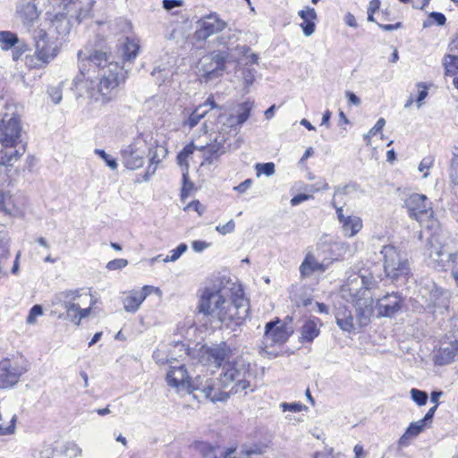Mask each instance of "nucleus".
<instances>
[{"instance_id": "nucleus-9", "label": "nucleus", "mask_w": 458, "mask_h": 458, "mask_svg": "<svg viewBox=\"0 0 458 458\" xmlns=\"http://www.w3.org/2000/svg\"><path fill=\"white\" fill-rule=\"evenodd\" d=\"M189 385L190 386L185 388L186 391L192 392L199 390L207 399H209L213 403L225 402L229 398L228 393L216 389L215 380L213 378H205V377L201 376H198L193 379L190 377Z\"/></svg>"}, {"instance_id": "nucleus-59", "label": "nucleus", "mask_w": 458, "mask_h": 458, "mask_svg": "<svg viewBox=\"0 0 458 458\" xmlns=\"http://www.w3.org/2000/svg\"><path fill=\"white\" fill-rule=\"evenodd\" d=\"M128 265V260L124 259H116L109 261L106 265L108 270L122 269Z\"/></svg>"}, {"instance_id": "nucleus-5", "label": "nucleus", "mask_w": 458, "mask_h": 458, "mask_svg": "<svg viewBox=\"0 0 458 458\" xmlns=\"http://www.w3.org/2000/svg\"><path fill=\"white\" fill-rule=\"evenodd\" d=\"M199 299L196 310L199 314L203 315L210 320L215 319L222 304L225 303V299L221 293V289L213 286H205L197 292Z\"/></svg>"}, {"instance_id": "nucleus-20", "label": "nucleus", "mask_w": 458, "mask_h": 458, "mask_svg": "<svg viewBox=\"0 0 458 458\" xmlns=\"http://www.w3.org/2000/svg\"><path fill=\"white\" fill-rule=\"evenodd\" d=\"M236 317L237 306L235 299L233 301H227L225 300V303L221 305L215 319L216 318L226 327H231V325L236 326Z\"/></svg>"}, {"instance_id": "nucleus-19", "label": "nucleus", "mask_w": 458, "mask_h": 458, "mask_svg": "<svg viewBox=\"0 0 458 458\" xmlns=\"http://www.w3.org/2000/svg\"><path fill=\"white\" fill-rule=\"evenodd\" d=\"M327 267L328 264L318 261L313 254L308 253L301 262L299 270L301 276L305 278L310 276L315 272H325Z\"/></svg>"}, {"instance_id": "nucleus-1", "label": "nucleus", "mask_w": 458, "mask_h": 458, "mask_svg": "<svg viewBox=\"0 0 458 458\" xmlns=\"http://www.w3.org/2000/svg\"><path fill=\"white\" fill-rule=\"evenodd\" d=\"M133 59H118L109 62V59H79L80 74L72 81L77 86L83 79L91 80L96 74L98 82L89 92L90 98L96 102L106 104L117 96L118 86L127 74L126 66Z\"/></svg>"}, {"instance_id": "nucleus-54", "label": "nucleus", "mask_w": 458, "mask_h": 458, "mask_svg": "<svg viewBox=\"0 0 458 458\" xmlns=\"http://www.w3.org/2000/svg\"><path fill=\"white\" fill-rule=\"evenodd\" d=\"M188 249L186 243H180L175 249L170 251L171 255L165 259V261H175L177 260Z\"/></svg>"}, {"instance_id": "nucleus-62", "label": "nucleus", "mask_w": 458, "mask_h": 458, "mask_svg": "<svg viewBox=\"0 0 458 458\" xmlns=\"http://www.w3.org/2000/svg\"><path fill=\"white\" fill-rule=\"evenodd\" d=\"M236 51H238V55H242V57H251V58L258 57L257 54L252 52L251 49L245 45L237 46Z\"/></svg>"}, {"instance_id": "nucleus-13", "label": "nucleus", "mask_w": 458, "mask_h": 458, "mask_svg": "<svg viewBox=\"0 0 458 458\" xmlns=\"http://www.w3.org/2000/svg\"><path fill=\"white\" fill-rule=\"evenodd\" d=\"M139 142H133L123 147L120 153L124 166L131 170L141 167L144 164L145 151L139 146Z\"/></svg>"}, {"instance_id": "nucleus-51", "label": "nucleus", "mask_w": 458, "mask_h": 458, "mask_svg": "<svg viewBox=\"0 0 458 458\" xmlns=\"http://www.w3.org/2000/svg\"><path fill=\"white\" fill-rule=\"evenodd\" d=\"M416 86L418 88V95L415 101L417 103V106L420 108L423 104V100L428 95V86L424 82H418Z\"/></svg>"}, {"instance_id": "nucleus-8", "label": "nucleus", "mask_w": 458, "mask_h": 458, "mask_svg": "<svg viewBox=\"0 0 458 458\" xmlns=\"http://www.w3.org/2000/svg\"><path fill=\"white\" fill-rule=\"evenodd\" d=\"M431 205V201L424 194L412 193L404 200L409 216L420 223L433 216Z\"/></svg>"}, {"instance_id": "nucleus-7", "label": "nucleus", "mask_w": 458, "mask_h": 458, "mask_svg": "<svg viewBox=\"0 0 458 458\" xmlns=\"http://www.w3.org/2000/svg\"><path fill=\"white\" fill-rule=\"evenodd\" d=\"M233 350L226 342L208 345H200L198 348V361L203 364H214L217 368L224 367L225 363L230 361Z\"/></svg>"}, {"instance_id": "nucleus-16", "label": "nucleus", "mask_w": 458, "mask_h": 458, "mask_svg": "<svg viewBox=\"0 0 458 458\" xmlns=\"http://www.w3.org/2000/svg\"><path fill=\"white\" fill-rule=\"evenodd\" d=\"M237 59H211L209 63L202 66L203 77L206 81H212L223 75L228 64L238 66Z\"/></svg>"}, {"instance_id": "nucleus-29", "label": "nucleus", "mask_w": 458, "mask_h": 458, "mask_svg": "<svg viewBox=\"0 0 458 458\" xmlns=\"http://www.w3.org/2000/svg\"><path fill=\"white\" fill-rule=\"evenodd\" d=\"M452 155L449 172L451 189L452 192L458 198V147H454Z\"/></svg>"}, {"instance_id": "nucleus-55", "label": "nucleus", "mask_w": 458, "mask_h": 458, "mask_svg": "<svg viewBox=\"0 0 458 458\" xmlns=\"http://www.w3.org/2000/svg\"><path fill=\"white\" fill-rule=\"evenodd\" d=\"M428 425L420 420L418 421L411 422L409 427L406 428L407 434H410L411 437L418 436Z\"/></svg>"}, {"instance_id": "nucleus-52", "label": "nucleus", "mask_w": 458, "mask_h": 458, "mask_svg": "<svg viewBox=\"0 0 458 458\" xmlns=\"http://www.w3.org/2000/svg\"><path fill=\"white\" fill-rule=\"evenodd\" d=\"M385 124L386 120L384 118H379L376 124L369 131V132L364 135V140L366 141L367 145L369 144L370 138L374 137L377 132L381 131Z\"/></svg>"}, {"instance_id": "nucleus-46", "label": "nucleus", "mask_w": 458, "mask_h": 458, "mask_svg": "<svg viewBox=\"0 0 458 458\" xmlns=\"http://www.w3.org/2000/svg\"><path fill=\"white\" fill-rule=\"evenodd\" d=\"M265 445L259 444L244 445L242 446L241 454L250 457L253 454H262L264 453Z\"/></svg>"}, {"instance_id": "nucleus-33", "label": "nucleus", "mask_w": 458, "mask_h": 458, "mask_svg": "<svg viewBox=\"0 0 458 458\" xmlns=\"http://www.w3.org/2000/svg\"><path fill=\"white\" fill-rule=\"evenodd\" d=\"M228 151V147H217L213 143L208 144L207 151L203 154L204 163L209 165L213 164L215 160H217L222 155Z\"/></svg>"}, {"instance_id": "nucleus-57", "label": "nucleus", "mask_w": 458, "mask_h": 458, "mask_svg": "<svg viewBox=\"0 0 458 458\" xmlns=\"http://www.w3.org/2000/svg\"><path fill=\"white\" fill-rule=\"evenodd\" d=\"M47 93H48L49 97L51 98L53 103L59 104L61 102L63 96H62V90H61L60 86L49 87L47 89Z\"/></svg>"}, {"instance_id": "nucleus-56", "label": "nucleus", "mask_w": 458, "mask_h": 458, "mask_svg": "<svg viewBox=\"0 0 458 458\" xmlns=\"http://www.w3.org/2000/svg\"><path fill=\"white\" fill-rule=\"evenodd\" d=\"M445 69L446 75H455L458 73V59H450L448 62L443 64Z\"/></svg>"}, {"instance_id": "nucleus-34", "label": "nucleus", "mask_w": 458, "mask_h": 458, "mask_svg": "<svg viewBox=\"0 0 458 458\" xmlns=\"http://www.w3.org/2000/svg\"><path fill=\"white\" fill-rule=\"evenodd\" d=\"M139 40L136 38H125L121 43L122 57H136L140 51Z\"/></svg>"}, {"instance_id": "nucleus-31", "label": "nucleus", "mask_w": 458, "mask_h": 458, "mask_svg": "<svg viewBox=\"0 0 458 458\" xmlns=\"http://www.w3.org/2000/svg\"><path fill=\"white\" fill-rule=\"evenodd\" d=\"M342 227L345 236L352 237L362 228V221L359 216H347Z\"/></svg>"}, {"instance_id": "nucleus-37", "label": "nucleus", "mask_w": 458, "mask_h": 458, "mask_svg": "<svg viewBox=\"0 0 458 458\" xmlns=\"http://www.w3.org/2000/svg\"><path fill=\"white\" fill-rule=\"evenodd\" d=\"M19 43L18 36L9 30L0 31V47L3 50H9Z\"/></svg>"}, {"instance_id": "nucleus-42", "label": "nucleus", "mask_w": 458, "mask_h": 458, "mask_svg": "<svg viewBox=\"0 0 458 458\" xmlns=\"http://www.w3.org/2000/svg\"><path fill=\"white\" fill-rule=\"evenodd\" d=\"M372 309L369 306L356 308V323L360 327H366L370 322Z\"/></svg>"}, {"instance_id": "nucleus-38", "label": "nucleus", "mask_w": 458, "mask_h": 458, "mask_svg": "<svg viewBox=\"0 0 458 458\" xmlns=\"http://www.w3.org/2000/svg\"><path fill=\"white\" fill-rule=\"evenodd\" d=\"M5 151H4V156L2 157V163L3 165H13V163L16 160H18V158L23 155L24 151H25V147L24 145L21 147V148L19 149H15L13 148V147H8V148H5Z\"/></svg>"}, {"instance_id": "nucleus-18", "label": "nucleus", "mask_w": 458, "mask_h": 458, "mask_svg": "<svg viewBox=\"0 0 458 458\" xmlns=\"http://www.w3.org/2000/svg\"><path fill=\"white\" fill-rule=\"evenodd\" d=\"M456 357H458V341L443 343L436 355L435 362L437 365H446L453 362Z\"/></svg>"}, {"instance_id": "nucleus-23", "label": "nucleus", "mask_w": 458, "mask_h": 458, "mask_svg": "<svg viewBox=\"0 0 458 458\" xmlns=\"http://www.w3.org/2000/svg\"><path fill=\"white\" fill-rule=\"evenodd\" d=\"M17 13L24 22L33 21L39 14L32 0H20L17 4Z\"/></svg>"}, {"instance_id": "nucleus-3", "label": "nucleus", "mask_w": 458, "mask_h": 458, "mask_svg": "<svg viewBox=\"0 0 458 458\" xmlns=\"http://www.w3.org/2000/svg\"><path fill=\"white\" fill-rule=\"evenodd\" d=\"M386 277L392 283L405 281L411 274L408 259L394 245H385L380 250Z\"/></svg>"}, {"instance_id": "nucleus-45", "label": "nucleus", "mask_w": 458, "mask_h": 458, "mask_svg": "<svg viewBox=\"0 0 458 458\" xmlns=\"http://www.w3.org/2000/svg\"><path fill=\"white\" fill-rule=\"evenodd\" d=\"M446 18L445 14L438 12H432L428 14V20L423 21V28L430 27L434 23L438 26H443L445 24Z\"/></svg>"}, {"instance_id": "nucleus-6", "label": "nucleus", "mask_w": 458, "mask_h": 458, "mask_svg": "<svg viewBox=\"0 0 458 458\" xmlns=\"http://www.w3.org/2000/svg\"><path fill=\"white\" fill-rule=\"evenodd\" d=\"M28 370L26 361L7 357L0 360V389L13 388Z\"/></svg>"}, {"instance_id": "nucleus-40", "label": "nucleus", "mask_w": 458, "mask_h": 458, "mask_svg": "<svg viewBox=\"0 0 458 458\" xmlns=\"http://www.w3.org/2000/svg\"><path fill=\"white\" fill-rule=\"evenodd\" d=\"M196 150V146L193 142L187 144L178 154L176 157L177 164L181 167H189L188 158L193 152Z\"/></svg>"}, {"instance_id": "nucleus-58", "label": "nucleus", "mask_w": 458, "mask_h": 458, "mask_svg": "<svg viewBox=\"0 0 458 458\" xmlns=\"http://www.w3.org/2000/svg\"><path fill=\"white\" fill-rule=\"evenodd\" d=\"M42 314H43V309L40 305L36 304V305L32 306V308L30 310L29 315L27 317V323L34 324L36 321V318Z\"/></svg>"}, {"instance_id": "nucleus-27", "label": "nucleus", "mask_w": 458, "mask_h": 458, "mask_svg": "<svg viewBox=\"0 0 458 458\" xmlns=\"http://www.w3.org/2000/svg\"><path fill=\"white\" fill-rule=\"evenodd\" d=\"M18 61L19 59H15ZM21 62L24 61L28 72L21 71V76L24 80L29 79L30 72H33V78L40 77L39 72L44 67L48 64V59H20Z\"/></svg>"}, {"instance_id": "nucleus-10", "label": "nucleus", "mask_w": 458, "mask_h": 458, "mask_svg": "<svg viewBox=\"0 0 458 458\" xmlns=\"http://www.w3.org/2000/svg\"><path fill=\"white\" fill-rule=\"evenodd\" d=\"M21 126L17 116L4 114L0 123V142L4 148L15 147L21 137Z\"/></svg>"}, {"instance_id": "nucleus-26", "label": "nucleus", "mask_w": 458, "mask_h": 458, "mask_svg": "<svg viewBox=\"0 0 458 458\" xmlns=\"http://www.w3.org/2000/svg\"><path fill=\"white\" fill-rule=\"evenodd\" d=\"M198 348H190L186 344L177 341L174 342L172 345V349L169 350V354L173 360H176L178 358H182L183 356H189L192 360H198Z\"/></svg>"}, {"instance_id": "nucleus-32", "label": "nucleus", "mask_w": 458, "mask_h": 458, "mask_svg": "<svg viewBox=\"0 0 458 458\" xmlns=\"http://www.w3.org/2000/svg\"><path fill=\"white\" fill-rule=\"evenodd\" d=\"M251 109L252 104L250 102L245 101L241 104L237 115H230L228 119L231 125H242L250 117Z\"/></svg>"}, {"instance_id": "nucleus-39", "label": "nucleus", "mask_w": 458, "mask_h": 458, "mask_svg": "<svg viewBox=\"0 0 458 458\" xmlns=\"http://www.w3.org/2000/svg\"><path fill=\"white\" fill-rule=\"evenodd\" d=\"M237 306L236 326H240L249 315V303L244 298H235Z\"/></svg>"}, {"instance_id": "nucleus-36", "label": "nucleus", "mask_w": 458, "mask_h": 458, "mask_svg": "<svg viewBox=\"0 0 458 458\" xmlns=\"http://www.w3.org/2000/svg\"><path fill=\"white\" fill-rule=\"evenodd\" d=\"M143 301L144 297H141L138 292H133L123 300V308L127 312L134 313Z\"/></svg>"}, {"instance_id": "nucleus-14", "label": "nucleus", "mask_w": 458, "mask_h": 458, "mask_svg": "<svg viewBox=\"0 0 458 458\" xmlns=\"http://www.w3.org/2000/svg\"><path fill=\"white\" fill-rule=\"evenodd\" d=\"M37 57H55L59 54L60 46L56 41L50 42L44 30L34 32Z\"/></svg>"}, {"instance_id": "nucleus-47", "label": "nucleus", "mask_w": 458, "mask_h": 458, "mask_svg": "<svg viewBox=\"0 0 458 458\" xmlns=\"http://www.w3.org/2000/svg\"><path fill=\"white\" fill-rule=\"evenodd\" d=\"M82 453L81 447L74 442H67L64 445L63 454L69 458L80 456Z\"/></svg>"}, {"instance_id": "nucleus-17", "label": "nucleus", "mask_w": 458, "mask_h": 458, "mask_svg": "<svg viewBox=\"0 0 458 458\" xmlns=\"http://www.w3.org/2000/svg\"><path fill=\"white\" fill-rule=\"evenodd\" d=\"M190 377L184 365L172 367L166 374V383L169 386L179 390H185L189 386Z\"/></svg>"}, {"instance_id": "nucleus-43", "label": "nucleus", "mask_w": 458, "mask_h": 458, "mask_svg": "<svg viewBox=\"0 0 458 458\" xmlns=\"http://www.w3.org/2000/svg\"><path fill=\"white\" fill-rule=\"evenodd\" d=\"M257 60L251 59L250 64H246V66L242 70V76L246 87L250 86L255 81L256 71L251 66L257 64Z\"/></svg>"}, {"instance_id": "nucleus-60", "label": "nucleus", "mask_w": 458, "mask_h": 458, "mask_svg": "<svg viewBox=\"0 0 458 458\" xmlns=\"http://www.w3.org/2000/svg\"><path fill=\"white\" fill-rule=\"evenodd\" d=\"M281 407L284 411H290L293 412H299V411H302L303 409H307L306 406L302 405L300 403H281Z\"/></svg>"}, {"instance_id": "nucleus-41", "label": "nucleus", "mask_w": 458, "mask_h": 458, "mask_svg": "<svg viewBox=\"0 0 458 458\" xmlns=\"http://www.w3.org/2000/svg\"><path fill=\"white\" fill-rule=\"evenodd\" d=\"M103 44L104 41L102 39H98L94 46L89 44L86 47V50L88 51L86 57H107L109 54L104 49Z\"/></svg>"}, {"instance_id": "nucleus-15", "label": "nucleus", "mask_w": 458, "mask_h": 458, "mask_svg": "<svg viewBox=\"0 0 458 458\" xmlns=\"http://www.w3.org/2000/svg\"><path fill=\"white\" fill-rule=\"evenodd\" d=\"M194 449L202 458H237L235 449H229L225 452L219 445H212L205 441H196L193 444Z\"/></svg>"}, {"instance_id": "nucleus-49", "label": "nucleus", "mask_w": 458, "mask_h": 458, "mask_svg": "<svg viewBox=\"0 0 458 458\" xmlns=\"http://www.w3.org/2000/svg\"><path fill=\"white\" fill-rule=\"evenodd\" d=\"M410 393L412 401L416 403L418 405L422 406L427 403L428 399L427 392L417 388H411Z\"/></svg>"}, {"instance_id": "nucleus-22", "label": "nucleus", "mask_w": 458, "mask_h": 458, "mask_svg": "<svg viewBox=\"0 0 458 458\" xmlns=\"http://www.w3.org/2000/svg\"><path fill=\"white\" fill-rule=\"evenodd\" d=\"M71 28V21L65 13H58L51 19L50 31L56 33L61 38L70 33Z\"/></svg>"}, {"instance_id": "nucleus-4", "label": "nucleus", "mask_w": 458, "mask_h": 458, "mask_svg": "<svg viewBox=\"0 0 458 458\" xmlns=\"http://www.w3.org/2000/svg\"><path fill=\"white\" fill-rule=\"evenodd\" d=\"M290 334L287 332L286 327L281 324V320H271L266 324L265 333L259 347V353L269 359L276 358L278 352L273 350L275 345L284 344L289 338Z\"/></svg>"}, {"instance_id": "nucleus-24", "label": "nucleus", "mask_w": 458, "mask_h": 458, "mask_svg": "<svg viewBox=\"0 0 458 458\" xmlns=\"http://www.w3.org/2000/svg\"><path fill=\"white\" fill-rule=\"evenodd\" d=\"M80 297L79 290H65L55 294L53 304L61 305L64 310L74 308V301Z\"/></svg>"}, {"instance_id": "nucleus-12", "label": "nucleus", "mask_w": 458, "mask_h": 458, "mask_svg": "<svg viewBox=\"0 0 458 458\" xmlns=\"http://www.w3.org/2000/svg\"><path fill=\"white\" fill-rule=\"evenodd\" d=\"M226 23L216 14H209L197 21V30L194 38L197 40L204 41L208 37L222 31Z\"/></svg>"}, {"instance_id": "nucleus-21", "label": "nucleus", "mask_w": 458, "mask_h": 458, "mask_svg": "<svg viewBox=\"0 0 458 458\" xmlns=\"http://www.w3.org/2000/svg\"><path fill=\"white\" fill-rule=\"evenodd\" d=\"M337 326L344 331L352 332L355 329L352 310L345 305H341L335 313Z\"/></svg>"}, {"instance_id": "nucleus-28", "label": "nucleus", "mask_w": 458, "mask_h": 458, "mask_svg": "<svg viewBox=\"0 0 458 458\" xmlns=\"http://www.w3.org/2000/svg\"><path fill=\"white\" fill-rule=\"evenodd\" d=\"M446 295L445 291L432 283L428 290V305L435 308L445 306Z\"/></svg>"}, {"instance_id": "nucleus-50", "label": "nucleus", "mask_w": 458, "mask_h": 458, "mask_svg": "<svg viewBox=\"0 0 458 458\" xmlns=\"http://www.w3.org/2000/svg\"><path fill=\"white\" fill-rule=\"evenodd\" d=\"M255 169L257 171V175L259 176L261 174H265L267 176H271L275 174V164L272 162L267 163H258L255 165Z\"/></svg>"}, {"instance_id": "nucleus-44", "label": "nucleus", "mask_w": 458, "mask_h": 458, "mask_svg": "<svg viewBox=\"0 0 458 458\" xmlns=\"http://www.w3.org/2000/svg\"><path fill=\"white\" fill-rule=\"evenodd\" d=\"M428 255H429L430 259H432L434 261H437V262H439V263L445 261L444 258L447 259L446 261L448 263H454L455 259L458 257V253H456V252H454V253H445L442 250H436L435 252L430 251Z\"/></svg>"}, {"instance_id": "nucleus-61", "label": "nucleus", "mask_w": 458, "mask_h": 458, "mask_svg": "<svg viewBox=\"0 0 458 458\" xmlns=\"http://www.w3.org/2000/svg\"><path fill=\"white\" fill-rule=\"evenodd\" d=\"M234 228H235V223H234V221H233V219H231L230 221H228V222H227L226 224H225V225H217V226L216 227V230L219 233H221V234H223V235H225V234H227V233H230L233 232Z\"/></svg>"}, {"instance_id": "nucleus-64", "label": "nucleus", "mask_w": 458, "mask_h": 458, "mask_svg": "<svg viewBox=\"0 0 458 458\" xmlns=\"http://www.w3.org/2000/svg\"><path fill=\"white\" fill-rule=\"evenodd\" d=\"M153 359L156 360L158 364H166V363H172V359L170 354L166 357H163L161 352L159 350L153 352Z\"/></svg>"}, {"instance_id": "nucleus-25", "label": "nucleus", "mask_w": 458, "mask_h": 458, "mask_svg": "<svg viewBox=\"0 0 458 458\" xmlns=\"http://www.w3.org/2000/svg\"><path fill=\"white\" fill-rule=\"evenodd\" d=\"M298 15L303 20L301 24L305 36H310L315 30V21L317 20V13L314 8L307 6L304 10H301Z\"/></svg>"}, {"instance_id": "nucleus-35", "label": "nucleus", "mask_w": 458, "mask_h": 458, "mask_svg": "<svg viewBox=\"0 0 458 458\" xmlns=\"http://www.w3.org/2000/svg\"><path fill=\"white\" fill-rule=\"evenodd\" d=\"M208 113V109H204V106H198L191 113L189 117L182 122L183 126H188L190 129L195 127L200 120Z\"/></svg>"}, {"instance_id": "nucleus-11", "label": "nucleus", "mask_w": 458, "mask_h": 458, "mask_svg": "<svg viewBox=\"0 0 458 458\" xmlns=\"http://www.w3.org/2000/svg\"><path fill=\"white\" fill-rule=\"evenodd\" d=\"M403 303L402 294L393 292L377 299L375 308L378 317L393 318L402 310Z\"/></svg>"}, {"instance_id": "nucleus-48", "label": "nucleus", "mask_w": 458, "mask_h": 458, "mask_svg": "<svg viewBox=\"0 0 458 458\" xmlns=\"http://www.w3.org/2000/svg\"><path fill=\"white\" fill-rule=\"evenodd\" d=\"M193 187V182L189 179V167L182 168V188L181 192L182 198L187 197L189 195V191H191Z\"/></svg>"}, {"instance_id": "nucleus-30", "label": "nucleus", "mask_w": 458, "mask_h": 458, "mask_svg": "<svg viewBox=\"0 0 458 458\" xmlns=\"http://www.w3.org/2000/svg\"><path fill=\"white\" fill-rule=\"evenodd\" d=\"M319 335V329L314 320H307L301 328V343H311Z\"/></svg>"}, {"instance_id": "nucleus-53", "label": "nucleus", "mask_w": 458, "mask_h": 458, "mask_svg": "<svg viewBox=\"0 0 458 458\" xmlns=\"http://www.w3.org/2000/svg\"><path fill=\"white\" fill-rule=\"evenodd\" d=\"M96 155L100 157L106 165L110 167L112 170H115L117 168V162L115 158H113L110 155L106 154L104 149L96 148Z\"/></svg>"}, {"instance_id": "nucleus-2", "label": "nucleus", "mask_w": 458, "mask_h": 458, "mask_svg": "<svg viewBox=\"0 0 458 458\" xmlns=\"http://www.w3.org/2000/svg\"><path fill=\"white\" fill-rule=\"evenodd\" d=\"M254 377L250 364L242 358H237L225 363L219 380L223 387H227L234 383L231 392L237 394L247 389L253 392L255 387L251 386V378Z\"/></svg>"}, {"instance_id": "nucleus-63", "label": "nucleus", "mask_w": 458, "mask_h": 458, "mask_svg": "<svg viewBox=\"0 0 458 458\" xmlns=\"http://www.w3.org/2000/svg\"><path fill=\"white\" fill-rule=\"evenodd\" d=\"M163 8L166 11H171L175 7H181L183 4L182 0H163Z\"/></svg>"}]
</instances>
